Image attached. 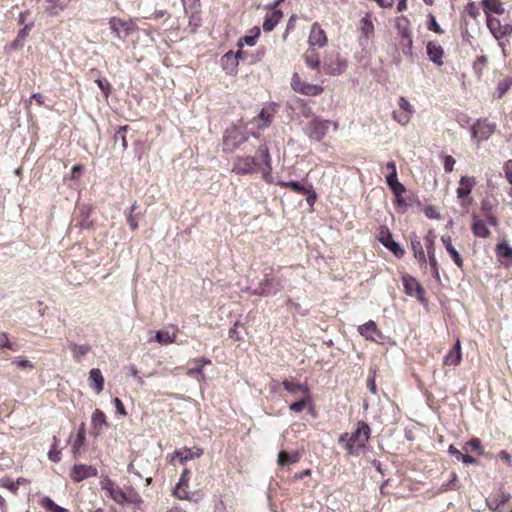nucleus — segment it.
I'll use <instances>...</instances> for the list:
<instances>
[{
    "label": "nucleus",
    "mask_w": 512,
    "mask_h": 512,
    "mask_svg": "<svg viewBox=\"0 0 512 512\" xmlns=\"http://www.w3.org/2000/svg\"><path fill=\"white\" fill-rule=\"evenodd\" d=\"M107 494L110 498L119 504H123L124 502L129 501L126 493L116 485Z\"/></svg>",
    "instance_id": "obj_36"
},
{
    "label": "nucleus",
    "mask_w": 512,
    "mask_h": 512,
    "mask_svg": "<svg viewBox=\"0 0 512 512\" xmlns=\"http://www.w3.org/2000/svg\"><path fill=\"white\" fill-rule=\"evenodd\" d=\"M274 114L275 109L272 106L269 105L264 107L258 115V129H265L268 127L274 117Z\"/></svg>",
    "instance_id": "obj_20"
},
{
    "label": "nucleus",
    "mask_w": 512,
    "mask_h": 512,
    "mask_svg": "<svg viewBox=\"0 0 512 512\" xmlns=\"http://www.w3.org/2000/svg\"><path fill=\"white\" fill-rule=\"evenodd\" d=\"M280 185L283 187H289L299 194H306L309 192V186L301 185L299 182L293 180L287 182H280Z\"/></svg>",
    "instance_id": "obj_42"
},
{
    "label": "nucleus",
    "mask_w": 512,
    "mask_h": 512,
    "mask_svg": "<svg viewBox=\"0 0 512 512\" xmlns=\"http://www.w3.org/2000/svg\"><path fill=\"white\" fill-rule=\"evenodd\" d=\"M476 181L473 177L462 176L457 188V197L461 200L462 207H468L471 204V198H468Z\"/></svg>",
    "instance_id": "obj_9"
},
{
    "label": "nucleus",
    "mask_w": 512,
    "mask_h": 512,
    "mask_svg": "<svg viewBox=\"0 0 512 512\" xmlns=\"http://www.w3.org/2000/svg\"><path fill=\"white\" fill-rule=\"evenodd\" d=\"M304 60L307 66L312 69H318L320 67V60L314 50H308L304 54Z\"/></svg>",
    "instance_id": "obj_38"
},
{
    "label": "nucleus",
    "mask_w": 512,
    "mask_h": 512,
    "mask_svg": "<svg viewBox=\"0 0 512 512\" xmlns=\"http://www.w3.org/2000/svg\"><path fill=\"white\" fill-rule=\"evenodd\" d=\"M428 18H429V22H428V26H427L428 30L433 31L440 35L443 34L444 31L438 24L436 17L433 14H429Z\"/></svg>",
    "instance_id": "obj_49"
},
{
    "label": "nucleus",
    "mask_w": 512,
    "mask_h": 512,
    "mask_svg": "<svg viewBox=\"0 0 512 512\" xmlns=\"http://www.w3.org/2000/svg\"><path fill=\"white\" fill-rule=\"evenodd\" d=\"M71 0H47L45 11L51 15H59L64 9L67 8Z\"/></svg>",
    "instance_id": "obj_21"
},
{
    "label": "nucleus",
    "mask_w": 512,
    "mask_h": 512,
    "mask_svg": "<svg viewBox=\"0 0 512 512\" xmlns=\"http://www.w3.org/2000/svg\"><path fill=\"white\" fill-rule=\"evenodd\" d=\"M427 55L432 63L437 66L443 65L444 50L440 44L435 41H429L426 46Z\"/></svg>",
    "instance_id": "obj_13"
},
{
    "label": "nucleus",
    "mask_w": 512,
    "mask_h": 512,
    "mask_svg": "<svg viewBox=\"0 0 512 512\" xmlns=\"http://www.w3.org/2000/svg\"><path fill=\"white\" fill-rule=\"evenodd\" d=\"M96 83L98 87L101 89V91L105 94V96H108L111 91V85L106 79H97Z\"/></svg>",
    "instance_id": "obj_56"
},
{
    "label": "nucleus",
    "mask_w": 512,
    "mask_h": 512,
    "mask_svg": "<svg viewBox=\"0 0 512 512\" xmlns=\"http://www.w3.org/2000/svg\"><path fill=\"white\" fill-rule=\"evenodd\" d=\"M472 231L476 237L486 238L490 235L485 222L476 215L473 216Z\"/></svg>",
    "instance_id": "obj_26"
},
{
    "label": "nucleus",
    "mask_w": 512,
    "mask_h": 512,
    "mask_svg": "<svg viewBox=\"0 0 512 512\" xmlns=\"http://www.w3.org/2000/svg\"><path fill=\"white\" fill-rule=\"evenodd\" d=\"M282 288L283 284L279 279L265 276V278L260 281L259 286L253 290V294L259 296L275 295L281 291Z\"/></svg>",
    "instance_id": "obj_7"
},
{
    "label": "nucleus",
    "mask_w": 512,
    "mask_h": 512,
    "mask_svg": "<svg viewBox=\"0 0 512 512\" xmlns=\"http://www.w3.org/2000/svg\"><path fill=\"white\" fill-rule=\"evenodd\" d=\"M53 445L51 449L48 452V458L53 462H59L60 461V450L57 449L58 446V438L56 436L53 437Z\"/></svg>",
    "instance_id": "obj_48"
},
{
    "label": "nucleus",
    "mask_w": 512,
    "mask_h": 512,
    "mask_svg": "<svg viewBox=\"0 0 512 512\" xmlns=\"http://www.w3.org/2000/svg\"><path fill=\"white\" fill-rule=\"evenodd\" d=\"M33 27V22L26 24L19 32L17 37L12 43V47L15 49L22 48L24 46V39L28 36L30 30Z\"/></svg>",
    "instance_id": "obj_32"
},
{
    "label": "nucleus",
    "mask_w": 512,
    "mask_h": 512,
    "mask_svg": "<svg viewBox=\"0 0 512 512\" xmlns=\"http://www.w3.org/2000/svg\"><path fill=\"white\" fill-rule=\"evenodd\" d=\"M89 385L90 387L95 391V393L98 395L100 394L104 389V377L98 368H93L89 372Z\"/></svg>",
    "instance_id": "obj_15"
},
{
    "label": "nucleus",
    "mask_w": 512,
    "mask_h": 512,
    "mask_svg": "<svg viewBox=\"0 0 512 512\" xmlns=\"http://www.w3.org/2000/svg\"><path fill=\"white\" fill-rule=\"evenodd\" d=\"M413 113L407 111H394L393 118L401 125H406L409 123L411 116Z\"/></svg>",
    "instance_id": "obj_45"
},
{
    "label": "nucleus",
    "mask_w": 512,
    "mask_h": 512,
    "mask_svg": "<svg viewBox=\"0 0 512 512\" xmlns=\"http://www.w3.org/2000/svg\"><path fill=\"white\" fill-rule=\"evenodd\" d=\"M254 30H255L254 35H246L239 39V41H238L239 47H242L243 44H246L248 46H254L256 44V40L260 35V30L257 27L254 28Z\"/></svg>",
    "instance_id": "obj_44"
},
{
    "label": "nucleus",
    "mask_w": 512,
    "mask_h": 512,
    "mask_svg": "<svg viewBox=\"0 0 512 512\" xmlns=\"http://www.w3.org/2000/svg\"><path fill=\"white\" fill-rule=\"evenodd\" d=\"M186 374L190 377L195 378L199 383L205 381V374L202 369V365L197 364L195 367L188 368Z\"/></svg>",
    "instance_id": "obj_41"
},
{
    "label": "nucleus",
    "mask_w": 512,
    "mask_h": 512,
    "mask_svg": "<svg viewBox=\"0 0 512 512\" xmlns=\"http://www.w3.org/2000/svg\"><path fill=\"white\" fill-rule=\"evenodd\" d=\"M412 45H413L412 37L401 38V40L399 41L400 50L402 51V53L405 56L410 57V58H413Z\"/></svg>",
    "instance_id": "obj_40"
},
{
    "label": "nucleus",
    "mask_w": 512,
    "mask_h": 512,
    "mask_svg": "<svg viewBox=\"0 0 512 512\" xmlns=\"http://www.w3.org/2000/svg\"><path fill=\"white\" fill-rule=\"evenodd\" d=\"M174 495L180 500H188L189 493L185 489H181V487H176L174 490Z\"/></svg>",
    "instance_id": "obj_63"
},
{
    "label": "nucleus",
    "mask_w": 512,
    "mask_h": 512,
    "mask_svg": "<svg viewBox=\"0 0 512 512\" xmlns=\"http://www.w3.org/2000/svg\"><path fill=\"white\" fill-rule=\"evenodd\" d=\"M370 432L369 425L360 421L352 433H342L338 438V443L342 445L347 454L359 455L369 440Z\"/></svg>",
    "instance_id": "obj_2"
},
{
    "label": "nucleus",
    "mask_w": 512,
    "mask_h": 512,
    "mask_svg": "<svg viewBox=\"0 0 512 512\" xmlns=\"http://www.w3.org/2000/svg\"><path fill=\"white\" fill-rule=\"evenodd\" d=\"M481 448V442L479 439L477 438H474V439H471L470 441H468L464 447V450L466 452H469V451H477V450H480Z\"/></svg>",
    "instance_id": "obj_54"
},
{
    "label": "nucleus",
    "mask_w": 512,
    "mask_h": 512,
    "mask_svg": "<svg viewBox=\"0 0 512 512\" xmlns=\"http://www.w3.org/2000/svg\"><path fill=\"white\" fill-rule=\"evenodd\" d=\"M512 86V79L511 78H505L503 81L499 82L496 92H497V98H502L503 95L510 89Z\"/></svg>",
    "instance_id": "obj_47"
},
{
    "label": "nucleus",
    "mask_w": 512,
    "mask_h": 512,
    "mask_svg": "<svg viewBox=\"0 0 512 512\" xmlns=\"http://www.w3.org/2000/svg\"><path fill=\"white\" fill-rule=\"evenodd\" d=\"M291 87L295 92L308 96H318L323 92V87L302 81L297 73L292 76Z\"/></svg>",
    "instance_id": "obj_6"
},
{
    "label": "nucleus",
    "mask_w": 512,
    "mask_h": 512,
    "mask_svg": "<svg viewBox=\"0 0 512 512\" xmlns=\"http://www.w3.org/2000/svg\"><path fill=\"white\" fill-rule=\"evenodd\" d=\"M308 41L311 46L323 47L326 45L327 37L318 23L312 25Z\"/></svg>",
    "instance_id": "obj_14"
},
{
    "label": "nucleus",
    "mask_w": 512,
    "mask_h": 512,
    "mask_svg": "<svg viewBox=\"0 0 512 512\" xmlns=\"http://www.w3.org/2000/svg\"><path fill=\"white\" fill-rule=\"evenodd\" d=\"M98 471L94 466L91 465H75L71 471V478L76 482H81L82 480L95 477Z\"/></svg>",
    "instance_id": "obj_12"
},
{
    "label": "nucleus",
    "mask_w": 512,
    "mask_h": 512,
    "mask_svg": "<svg viewBox=\"0 0 512 512\" xmlns=\"http://www.w3.org/2000/svg\"><path fill=\"white\" fill-rule=\"evenodd\" d=\"M322 68L329 75H337L343 71V68L340 64L337 65V67L327 66L326 64H323Z\"/></svg>",
    "instance_id": "obj_61"
},
{
    "label": "nucleus",
    "mask_w": 512,
    "mask_h": 512,
    "mask_svg": "<svg viewBox=\"0 0 512 512\" xmlns=\"http://www.w3.org/2000/svg\"><path fill=\"white\" fill-rule=\"evenodd\" d=\"M403 283L406 293L410 296H413L416 293L421 294L423 292V289L420 286V284L410 276L403 277Z\"/></svg>",
    "instance_id": "obj_30"
},
{
    "label": "nucleus",
    "mask_w": 512,
    "mask_h": 512,
    "mask_svg": "<svg viewBox=\"0 0 512 512\" xmlns=\"http://www.w3.org/2000/svg\"><path fill=\"white\" fill-rule=\"evenodd\" d=\"M482 5L485 9V14L490 15V12L496 14H503L505 9L499 0H482Z\"/></svg>",
    "instance_id": "obj_31"
},
{
    "label": "nucleus",
    "mask_w": 512,
    "mask_h": 512,
    "mask_svg": "<svg viewBox=\"0 0 512 512\" xmlns=\"http://www.w3.org/2000/svg\"><path fill=\"white\" fill-rule=\"evenodd\" d=\"M399 107L401 111H407L413 113V107L410 102L405 97H400L399 99Z\"/></svg>",
    "instance_id": "obj_60"
},
{
    "label": "nucleus",
    "mask_w": 512,
    "mask_h": 512,
    "mask_svg": "<svg viewBox=\"0 0 512 512\" xmlns=\"http://www.w3.org/2000/svg\"><path fill=\"white\" fill-rule=\"evenodd\" d=\"M375 29L372 22L371 13H366L360 20V36L358 39L359 45L362 48L367 47L369 40L374 36Z\"/></svg>",
    "instance_id": "obj_8"
},
{
    "label": "nucleus",
    "mask_w": 512,
    "mask_h": 512,
    "mask_svg": "<svg viewBox=\"0 0 512 512\" xmlns=\"http://www.w3.org/2000/svg\"><path fill=\"white\" fill-rule=\"evenodd\" d=\"M496 252L499 257L512 259V247L506 242L497 244Z\"/></svg>",
    "instance_id": "obj_43"
},
{
    "label": "nucleus",
    "mask_w": 512,
    "mask_h": 512,
    "mask_svg": "<svg viewBox=\"0 0 512 512\" xmlns=\"http://www.w3.org/2000/svg\"><path fill=\"white\" fill-rule=\"evenodd\" d=\"M13 364H15L17 367L19 368H28V369H33L34 368V365L26 358H15L13 361H12Z\"/></svg>",
    "instance_id": "obj_55"
},
{
    "label": "nucleus",
    "mask_w": 512,
    "mask_h": 512,
    "mask_svg": "<svg viewBox=\"0 0 512 512\" xmlns=\"http://www.w3.org/2000/svg\"><path fill=\"white\" fill-rule=\"evenodd\" d=\"M496 123L488 122L486 119H478L470 127L471 138L477 144L488 140L495 132Z\"/></svg>",
    "instance_id": "obj_4"
},
{
    "label": "nucleus",
    "mask_w": 512,
    "mask_h": 512,
    "mask_svg": "<svg viewBox=\"0 0 512 512\" xmlns=\"http://www.w3.org/2000/svg\"><path fill=\"white\" fill-rule=\"evenodd\" d=\"M100 486L103 490H105L108 493L115 486V484L110 478L105 477L101 480Z\"/></svg>",
    "instance_id": "obj_62"
},
{
    "label": "nucleus",
    "mask_w": 512,
    "mask_h": 512,
    "mask_svg": "<svg viewBox=\"0 0 512 512\" xmlns=\"http://www.w3.org/2000/svg\"><path fill=\"white\" fill-rule=\"evenodd\" d=\"M41 505L49 512H67V510L57 505L51 498L45 496L41 499Z\"/></svg>",
    "instance_id": "obj_39"
},
{
    "label": "nucleus",
    "mask_w": 512,
    "mask_h": 512,
    "mask_svg": "<svg viewBox=\"0 0 512 512\" xmlns=\"http://www.w3.org/2000/svg\"><path fill=\"white\" fill-rule=\"evenodd\" d=\"M486 22L490 32L498 40L512 30L510 25H502L498 18L491 15H487Z\"/></svg>",
    "instance_id": "obj_11"
},
{
    "label": "nucleus",
    "mask_w": 512,
    "mask_h": 512,
    "mask_svg": "<svg viewBox=\"0 0 512 512\" xmlns=\"http://www.w3.org/2000/svg\"><path fill=\"white\" fill-rule=\"evenodd\" d=\"M441 240H442V243H443L444 247L446 248L447 252L452 257L454 263L459 268H462L463 260H462V258L460 256L459 252L453 246L451 237L450 236H442Z\"/></svg>",
    "instance_id": "obj_22"
},
{
    "label": "nucleus",
    "mask_w": 512,
    "mask_h": 512,
    "mask_svg": "<svg viewBox=\"0 0 512 512\" xmlns=\"http://www.w3.org/2000/svg\"><path fill=\"white\" fill-rule=\"evenodd\" d=\"M428 257H429V264H430L431 270L433 272V276L437 280H439L440 276H439L438 263H437V260H436L435 253L434 252H430V256H428Z\"/></svg>",
    "instance_id": "obj_52"
},
{
    "label": "nucleus",
    "mask_w": 512,
    "mask_h": 512,
    "mask_svg": "<svg viewBox=\"0 0 512 512\" xmlns=\"http://www.w3.org/2000/svg\"><path fill=\"white\" fill-rule=\"evenodd\" d=\"M386 183L395 197L401 196L406 191L405 186L398 181L397 174L386 175Z\"/></svg>",
    "instance_id": "obj_25"
},
{
    "label": "nucleus",
    "mask_w": 512,
    "mask_h": 512,
    "mask_svg": "<svg viewBox=\"0 0 512 512\" xmlns=\"http://www.w3.org/2000/svg\"><path fill=\"white\" fill-rule=\"evenodd\" d=\"M85 439H86L85 424L82 423L78 429L76 439L74 440V443L72 446L74 454H76L79 451L80 447L84 444Z\"/></svg>",
    "instance_id": "obj_37"
},
{
    "label": "nucleus",
    "mask_w": 512,
    "mask_h": 512,
    "mask_svg": "<svg viewBox=\"0 0 512 512\" xmlns=\"http://www.w3.org/2000/svg\"><path fill=\"white\" fill-rule=\"evenodd\" d=\"M241 56V51L233 53L232 51L227 52L221 59L223 69L227 73H233L238 66V58Z\"/></svg>",
    "instance_id": "obj_17"
},
{
    "label": "nucleus",
    "mask_w": 512,
    "mask_h": 512,
    "mask_svg": "<svg viewBox=\"0 0 512 512\" xmlns=\"http://www.w3.org/2000/svg\"><path fill=\"white\" fill-rule=\"evenodd\" d=\"M457 488V475L455 472H452L450 474L449 482L446 485H442L441 490H456Z\"/></svg>",
    "instance_id": "obj_53"
},
{
    "label": "nucleus",
    "mask_w": 512,
    "mask_h": 512,
    "mask_svg": "<svg viewBox=\"0 0 512 512\" xmlns=\"http://www.w3.org/2000/svg\"><path fill=\"white\" fill-rule=\"evenodd\" d=\"M455 165V159L451 155H446L444 157V170L448 173L452 172Z\"/></svg>",
    "instance_id": "obj_58"
},
{
    "label": "nucleus",
    "mask_w": 512,
    "mask_h": 512,
    "mask_svg": "<svg viewBox=\"0 0 512 512\" xmlns=\"http://www.w3.org/2000/svg\"><path fill=\"white\" fill-rule=\"evenodd\" d=\"M203 454L201 448L185 449L184 451H175L174 457L178 458L181 463L188 460L199 458Z\"/></svg>",
    "instance_id": "obj_27"
},
{
    "label": "nucleus",
    "mask_w": 512,
    "mask_h": 512,
    "mask_svg": "<svg viewBox=\"0 0 512 512\" xmlns=\"http://www.w3.org/2000/svg\"><path fill=\"white\" fill-rule=\"evenodd\" d=\"M90 349L91 347L87 344H71L72 354L76 362H81L82 357H84L90 351Z\"/></svg>",
    "instance_id": "obj_34"
},
{
    "label": "nucleus",
    "mask_w": 512,
    "mask_h": 512,
    "mask_svg": "<svg viewBox=\"0 0 512 512\" xmlns=\"http://www.w3.org/2000/svg\"><path fill=\"white\" fill-rule=\"evenodd\" d=\"M461 361V344L460 341L457 340L453 349L445 356L444 362L446 365H458Z\"/></svg>",
    "instance_id": "obj_28"
},
{
    "label": "nucleus",
    "mask_w": 512,
    "mask_h": 512,
    "mask_svg": "<svg viewBox=\"0 0 512 512\" xmlns=\"http://www.w3.org/2000/svg\"><path fill=\"white\" fill-rule=\"evenodd\" d=\"M91 424L95 436H98L103 431L104 426L107 425L106 416L100 409H96L93 412Z\"/></svg>",
    "instance_id": "obj_18"
},
{
    "label": "nucleus",
    "mask_w": 512,
    "mask_h": 512,
    "mask_svg": "<svg viewBox=\"0 0 512 512\" xmlns=\"http://www.w3.org/2000/svg\"><path fill=\"white\" fill-rule=\"evenodd\" d=\"M109 26L114 36L119 40L126 39L137 28L132 21H125L117 17L109 19Z\"/></svg>",
    "instance_id": "obj_5"
},
{
    "label": "nucleus",
    "mask_w": 512,
    "mask_h": 512,
    "mask_svg": "<svg viewBox=\"0 0 512 512\" xmlns=\"http://www.w3.org/2000/svg\"><path fill=\"white\" fill-rule=\"evenodd\" d=\"M282 12L280 10H273L268 13L263 22V29L266 32L272 31L282 18Z\"/></svg>",
    "instance_id": "obj_23"
},
{
    "label": "nucleus",
    "mask_w": 512,
    "mask_h": 512,
    "mask_svg": "<svg viewBox=\"0 0 512 512\" xmlns=\"http://www.w3.org/2000/svg\"><path fill=\"white\" fill-rule=\"evenodd\" d=\"M0 486L10 490L13 493H16L18 490V483H15L13 480L9 478L0 479Z\"/></svg>",
    "instance_id": "obj_51"
},
{
    "label": "nucleus",
    "mask_w": 512,
    "mask_h": 512,
    "mask_svg": "<svg viewBox=\"0 0 512 512\" xmlns=\"http://www.w3.org/2000/svg\"><path fill=\"white\" fill-rule=\"evenodd\" d=\"M411 247L413 250L414 257L418 260L421 267H426V256L419 238L414 234L411 236Z\"/></svg>",
    "instance_id": "obj_19"
},
{
    "label": "nucleus",
    "mask_w": 512,
    "mask_h": 512,
    "mask_svg": "<svg viewBox=\"0 0 512 512\" xmlns=\"http://www.w3.org/2000/svg\"><path fill=\"white\" fill-rule=\"evenodd\" d=\"M497 499V503L495 504V507L490 504L491 510H498L500 507H502L510 498L509 494H506L504 492H500L495 497Z\"/></svg>",
    "instance_id": "obj_50"
},
{
    "label": "nucleus",
    "mask_w": 512,
    "mask_h": 512,
    "mask_svg": "<svg viewBox=\"0 0 512 512\" xmlns=\"http://www.w3.org/2000/svg\"><path fill=\"white\" fill-rule=\"evenodd\" d=\"M378 240L384 247L392 251L396 257H402L405 254L404 249L393 239L392 234L386 227H381Z\"/></svg>",
    "instance_id": "obj_10"
},
{
    "label": "nucleus",
    "mask_w": 512,
    "mask_h": 512,
    "mask_svg": "<svg viewBox=\"0 0 512 512\" xmlns=\"http://www.w3.org/2000/svg\"><path fill=\"white\" fill-rule=\"evenodd\" d=\"M434 238H435V236L433 235V233L431 231L426 236V248H427L428 256H430V252L435 253Z\"/></svg>",
    "instance_id": "obj_59"
},
{
    "label": "nucleus",
    "mask_w": 512,
    "mask_h": 512,
    "mask_svg": "<svg viewBox=\"0 0 512 512\" xmlns=\"http://www.w3.org/2000/svg\"><path fill=\"white\" fill-rule=\"evenodd\" d=\"M301 454L299 451L288 453L286 451H280L277 457V464L281 467L288 464H295L299 462Z\"/></svg>",
    "instance_id": "obj_24"
},
{
    "label": "nucleus",
    "mask_w": 512,
    "mask_h": 512,
    "mask_svg": "<svg viewBox=\"0 0 512 512\" xmlns=\"http://www.w3.org/2000/svg\"><path fill=\"white\" fill-rule=\"evenodd\" d=\"M155 340L160 344H171L176 340V333H170L167 330H159L156 332Z\"/></svg>",
    "instance_id": "obj_33"
},
{
    "label": "nucleus",
    "mask_w": 512,
    "mask_h": 512,
    "mask_svg": "<svg viewBox=\"0 0 512 512\" xmlns=\"http://www.w3.org/2000/svg\"><path fill=\"white\" fill-rule=\"evenodd\" d=\"M359 333L365 337L367 340L377 341V336H380L381 333L377 329V325L373 320H369L368 322L360 325L358 328Z\"/></svg>",
    "instance_id": "obj_16"
},
{
    "label": "nucleus",
    "mask_w": 512,
    "mask_h": 512,
    "mask_svg": "<svg viewBox=\"0 0 512 512\" xmlns=\"http://www.w3.org/2000/svg\"><path fill=\"white\" fill-rule=\"evenodd\" d=\"M503 171L508 183L512 184V160H508L504 163Z\"/></svg>",
    "instance_id": "obj_57"
},
{
    "label": "nucleus",
    "mask_w": 512,
    "mask_h": 512,
    "mask_svg": "<svg viewBox=\"0 0 512 512\" xmlns=\"http://www.w3.org/2000/svg\"><path fill=\"white\" fill-rule=\"evenodd\" d=\"M283 387L286 391L292 394H296L298 392H303V394L309 393V390L306 386L295 383L293 381L284 380L283 381Z\"/></svg>",
    "instance_id": "obj_35"
},
{
    "label": "nucleus",
    "mask_w": 512,
    "mask_h": 512,
    "mask_svg": "<svg viewBox=\"0 0 512 512\" xmlns=\"http://www.w3.org/2000/svg\"><path fill=\"white\" fill-rule=\"evenodd\" d=\"M233 172L236 174H250L256 171H260L265 180L272 172L271 156L269 154L268 147L261 145L255 157L245 156L237 157L233 164Z\"/></svg>",
    "instance_id": "obj_1"
},
{
    "label": "nucleus",
    "mask_w": 512,
    "mask_h": 512,
    "mask_svg": "<svg viewBox=\"0 0 512 512\" xmlns=\"http://www.w3.org/2000/svg\"><path fill=\"white\" fill-rule=\"evenodd\" d=\"M304 395L305 396L303 398H301L300 400L292 403L289 406L290 410H292L294 412H301L307 406V404L310 401V396H309V393L304 394Z\"/></svg>",
    "instance_id": "obj_46"
},
{
    "label": "nucleus",
    "mask_w": 512,
    "mask_h": 512,
    "mask_svg": "<svg viewBox=\"0 0 512 512\" xmlns=\"http://www.w3.org/2000/svg\"><path fill=\"white\" fill-rule=\"evenodd\" d=\"M330 126L337 130L338 124L330 120L314 117L304 128L305 135L313 141H321L328 133Z\"/></svg>",
    "instance_id": "obj_3"
},
{
    "label": "nucleus",
    "mask_w": 512,
    "mask_h": 512,
    "mask_svg": "<svg viewBox=\"0 0 512 512\" xmlns=\"http://www.w3.org/2000/svg\"><path fill=\"white\" fill-rule=\"evenodd\" d=\"M113 403L115 405V408L117 410V412L121 415V416H125L127 414L126 410H125V407L122 403V401L119 399V398H114L113 399Z\"/></svg>",
    "instance_id": "obj_64"
},
{
    "label": "nucleus",
    "mask_w": 512,
    "mask_h": 512,
    "mask_svg": "<svg viewBox=\"0 0 512 512\" xmlns=\"http://www.w3.org/2000/svg\"><path fill=\"white\" fill-rule=\"evenodd\" d=\"M130 127L128 125L121 126L119 129L115 132L113 140H114V147L117 145L120 146L121 150L124 151L127 148V137L126 133Z\"/></svg>",
    "instance_id": "obj_29"
}]
</instances>
